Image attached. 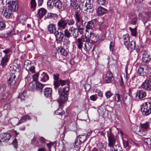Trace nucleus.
Returning a JSON list of instances; mask_svg holds the SVG:
<instances>
[{
  "label": "nucleus",
  "instance_id": "64",
  "mask_svg": "<svg viewBox=\"0 0 151 151\" xmlns=\"http://www.w3.org/2000/svg\"><path fill=\"white\" fill-rule=\"evenodd\" d=\"M98 3L100 5H104L106 2V0H98Z\"/></svg>",
  "mask_w": 151,
  "mask_h": 151
},
{
  "label": "nucleus",
  "instance_id": "46",
  "mask_svg": "<svg viewBox=\"0 0 151 151\" xmlns=\"http://www.w3.org/2000/svg\"><path fill=\"white\" fill-rule=\"evenodd\" d=\"M6 25L4 22H0V31L2 30L5 29Z\"/></svg>",
  "mask_w": 151,
  "mask_h": 151
},
{
  "label": "nucleus",
  "instance_id": "42",
  "mask_svg": "<svg viewBox=\"0 0 151 151\" xmlns=\"http://www.w3.org/2000/svg\"><path fill=\"white\" fill-rule=\"evenodd\" d=\"M27 19V17L26 15H22L19 17V20L21 22H22L23 21H25Z\"/></svg>",
  "mask_w": 151,
  "mask_h": 151
},
{
  "label": "nucleus",
  "instance_id": "59",
  "mask_svg": "<svg viewBox=\"0 0 151 151\" xmlns=\"http://www.w3.org/2000/svg\"><path fill=\"white\" fill-rule=\"evenodd\" d=\"M97 99V97L96 95H93L90 97V99L93 101H96Z\"/></svg>",
  "mask_w": 151,
  "mask_h": 151
},
{
  "label": "nucleus",
  "instance_id": "28",
  "mask_svg": "<svg viewBox=\"0 0 151 151\" xmlns=\"http://www.w3.org/2000/svg\"><path fill=\"white\" fill-rule=\"evenodd\" d=\"M47 11L44 9L42 8L40 9L37 13V15L40 18H41L46 14Z\"/></svg>",
  "mask_w": 151,
  "mask_h": 151
},
{
  "label": "nucleus",
  "instance_id": "29",
  "mask_svg": "<svg viewBox=\"0 0 151 151\" xmlns=\"http://www.w3.org/2000/svg\"><path fill=\"white\" fill-rule=\"evenodd\" d=\"M146 95V92L141 90L138 91L136 94V96H138L139 99L143 98L145 97Z\"/></svg>",
  "mask_w": 151,
  "mask_h": 151
},
{
  "label": "nucleus",
  "instance_id": "3",
  "mask_svg": "<svg viewBox=\"0 0 151 151\" xmlns=\"http://www.w3.org/2000/svg\"><path fill=\"white\" fill-rule=\"evenodd\" d=\"M141 111L142 114L147 116L151 113V103L147 102L143 104L141 108Z\"/></svg>",
  "mask_w": 151,
  "mask_h": 151
},
{
  "label": "nucleus",
  "instance_id": "5",
  "mask_svg": "<svg viewBox=\"0 0 151 151\" xmlns=\"http://www.w3.org/2000/svg\"><path fill=\"white\" fill-rule=\"evenodd\" d=\"M76 20V25L80 29L83 27V20L81 16L78 13L76 12L74 15Z\"/></svg>",
  "mask_w": 151,
  "mask_h": 151
},
{
  "label": "nucleus",
  "instance_id": "10",
  "mask_svg": "<svg viewBox=\"0 0 151 151\" xmlns=\"http://www.w3.org/2000/svg\"><path fill=\"white\" fill-rule=\"evenodd\" d=\"M151 79H147L142 83L141 87L146 90L151 91Z\"/></svg>",
  "mask_w": 151,
  "mask_h": 151
},
{
  "label": "nucleus",
  "instance_id": "7",
  "mask_svg": "<svg viewBox=\"0 0 151 151\" xmlns=\"http://www.w3.org/2000/svg\"><path fill=\"white\" fill-rule=\"evenodd\" d=\"M1 14L6 18L9 19L12 17V12L8 8L3 7Z\"/></svg>",
  "mask_w": 151,
  "mask_h": 151
},
{
  "label": "nucleus",
  "instance_id": "60",
  "mask_svg": "<svg viewBox=\"0 0 151 151\" xmlns=\"http://www.w3.org/2000/svg\"><path fill=\"white\" fill-rule=\"evenodd\" d=\"M99 30L103 31V29H104L103 23L102 22L99 23Z\"/></svg>",
  "mask_w": 151,
  "mask_h": 151
},
{
  "label": "nucleus",
  "instance_id": "15",
  "mask_svg": "<svg viewBox=\"0 0 151 151\" xmlns=\"http://www.w3.org/2000/svg\"><path fill=\"white\" fill-rule=\"evenodd\" d=\"M67 22L66 20L61 19L58 22V26L60 29H64L67 25Z\"/></svg>",
  "mask_w": 151,
  "mask_h": 151
},
{
  "label": "nucleus",
  "instance_id": "35",
  "mask_svg": "<svg viewBox=\"0 0 151 151\" xmlns=\"http://www.w3.org/2000/svg\"><path fill=\"white\" fill-rule=\"evenodd\" d=\"M59 52L62 55L65 56L67 55L68 53L66 50L65 49L61 47L59 48Z\"/></svg>",
  "mask_w": 151,
  "mask_h": 151
},
{
  "label": "nucleus",
  "instance_id": "4",
  "mask_svg": "<svg viewBox=\"0 0 151 151\" xmlns=\"http://www.w3.org/2000/svg\"><path fill=\"white\" fill-rule=\"evenodd\" d=\"M111 131V129H110L109 131L107 132L109 142L108 146L109 147H113L115 145L116 139Z\"/></svg>",
  "mask_w": 151,
  "mask_h": 151
},
{
  "label": "nucleus",
  "instance_id": "58",
  "mask_svg": "<svg viewBox=\"0 0 151 151\" xmlns=\"http://www.w3.org/2000/svg\"><path fill=\"white\" fill-rule=\"evenodd\" d=\"M10 107V106L9 103H7L6 104L4 107V110H9Z\"/></svg>",
  "mask_w": 151,
  "mask_h": 151
},
{
  "label": "nucleus",
  "instance_id": "32",
  "mask_svg": "<svg viewBox=\"0 0 151 151\" xmlns=\"http://www.w3.org/2000/svg\"><path fill=\"white\" fill-rule=\"evenodd\" d=\"M42 78L40 79V81L43 82H45L49 79V76L46 73L43 72L41 74Z\"/></svg>",
  "mask_w": 151,
  "mask_h": 151
},
{
  "label": "nucleus",
  "instance_id": "17",
  "mask_svg": "<svg viewBox=\"0 0 151 151\" xmlns=\"http://www.w3.org/2000/svg\"><path fill=\"white\" fill-rule=\"evenodd\" d=\"M16 76L14 74H12L10 75L8 81V83L9 85L12 86L14 85L16 81Z\"/></svg>",
  "mask_w": 151,
  "mask_h": 151
},
{
  "label": "nucleus",
  "instance_id": "43",
  "mask_svg": "<svg viewBox=\"0 0 151 151\" xmlns=\"http://www.w3.org/2000/svg\"><path fill=\"white\" fill-rule=\"evenodd\" d=\"M142 141L147 144L149 145H151V140L149 138H145L143 137L142 138Z\"/></svg>",
  "mask_w": 151,
  "mask_h": 151
},
{
  "label": "nucleus",
  "instance_id": "50",
  "mask_svg": "<svg viewBox=\"0 0 151 151\" xmlns=\"http://www.w3.org/2000/svg\"><path fill=\"white\" fill-rule=\"evenodd\" d=\"M53 0H48L47 5V7L50 8H52L53 7V4L52 5V2Z\"/></svg>",
  "mask_w": 151,
  "mask_h": 151
},
{
  "label": "nucleus",
  "instance_id": "61",
  "mask_svg": "<svg viewBox=\"0 0 151 151\" xmlns=\"http://www.w3.org/2000/svg\"><path fill=\"white\" fill-rule=\"evenodd\" d=\"M25 97V93L24 92L22 93L19 96V98L21 99L22 100L24 99Z\"/></svg>",
  "mask_w": 151,
  "mask_h": 151
},
{
  "label": "nucleus",
  "instance_id": "36",
  "mask_svg": "<svg viewBox=\"0 0 151 151\" xmlns=\"http://www.w3.org/2000/svg\"><path fill=\"white\" fill-rule=\"evenodd\" d=\"M55 113L56 115H62L64 113V111L61 108H59L57 110L55 111Z\"/></svg>",
  "mask_w": 151,
  "mask_h": 151
},
{
  "label": "nucleus",
  "instance_id": "30",
  "mask_svg": "<svg viewBox=\"0 0 151 151\" xmlns=\"http://www.w3.org/2000/svg\"><path fill=\"white\" fill-rule=\"evenodd\" d=\"M128 47L126 46L127 48L129 50L132 51L135 48V43L134 41H132L130 43L128 44Z\"/></svg>",
  "mask_w": 151,
  "mask_h": 151
},
{
  "label": "nucleus",
  "instance_id": "14",
  "mask_svg": "<svg viewBox=\"0 0 151 151\" xmlns=\"http://www.w3.org/2000/svg\"><path fill=\"white\" fill-rule=\"evenodd\" d=\"M9 60V58L8 55H5L1 58L0 65L4 68L7 65V63Z\"/></svg>",
  "mask_w": 151,
  "mask_h": 151
},
{
  "label": "nucleus",
  "instance_id": "6",
  "mask_svg": "<svg viewBox=\"0 0 151 151\" xmlns=\"http://www.w3.org/2000/svg\"><path fill=\"white\" fill-rule=\"evenodd\" d=\"M24 67L26 69L28 72H30L32 73H35V67L32 65L31 61L28 60H27L24 62Z\"/></svg>",
  "mask_w": 151,
  "mask_h": 151
},
{
  "label": "nucleus",
  "instance_id": "45",
  "mask_svg": "<svg viewBox=\"0 0 151 151\" xmlns=\"http://www.w3.org/2000/svg\"><path fill=\"white\" fill-rule=\"evenodd\" d=\"M86 137L85 135H80L79 136V140L78 141L81 143L83 142L86 140Z\"/></svg>",
  "mask_w": 151,
  "mask_h": 151
},
{
  "label": "nucleus",
  "instance_id": "23",
  "mask_svg": "<svg viewBox=\"0 0 151 151\" xmlns=\"http://www.w3.org/2000/svg\"><path fill=\"white\" fill-rule=\"evenodd\" d=\"M70 35L73 36L74 37H76L78 35V32H77V29L73 27H71L69 29Z\"/></svg>",
  "mask_w": 151,
  "mask_h": 151
},
{
  "label": "nucleus",
  "instance_id": "25",
  "mask_svg": "<svg viewBox=\"0 0 151 151\" xmlns=\"http://www.w3.org/2000/svg\"><path fill=\"white\" fill-rule=\"evenodd\" d=\"M76 2L77 0H70V6L76 9L80 8V5H79Z\"/></svg>",
  "mask_w": 151,
  "mask_h": 151
},
{
  "label": "nucleus",
  "instance_id": "26",
  "mask_svg": "<svg viewBox=\"0 0 151 151\" xmlns=\"http://www.w3.org/2000/svg\"><path fill=\"white\" fill-rule=\"evenodd\" d=\"M123 39L124 45L126 46H128V45L129 42V35L127 34L124 35L123 36Z\"/></svg>",
  "mask_w": 151,
  "mask_h": 151
},
{
  "label": "nucleus",
  "instance_id": "41",
  "mask_svg": "<svg viewBox=\"0 0 151 151\" xmlns=\"http://www.w3.org/2000/svg\"><path fill=\"white\" fill-rule=\"evenodd\" d=\"M113 148H114V151H122V147L120 146L119 145H115V146H114ZM109 151H111V150H109Z\"/></svg>",
  "mask_w": 151,
  "mask_h": 151
},
{
  "label": "nucleus",
  "instance_id": "11",
  "mask_svg": "<svg viewBox=\"0 0 151 151\" xmlns=\"http://www.w3.org/2000/svg\"><path fill=\"white\" fill-rule=\"evenodd\" d=\"M89 37L93 42L99 43L100 42V40L99 37L96 36H95L94 30H91L90 31Z\"/></svg>",
  "mask_w": 151,
  "mask_h": 151
},
{
  "label": "nucleus",
  "instance_id": "21",
  "mask_svg": "<svg viewBox=\"0 0 151 151\" xmlns=\"http://www.w3.org/2000/svg\"><path fill=\"white\" fill-rule=\"evenodd\" d=\"M53 6L55 8L60 9L62 7L63 4L59 0H53Z\"/></svg>",
  "mask_w": 151,
  "mask_h": 151
},
{
  "label": "nucleus",
  "instance_id": "40",
  "mask_svg": "<svg viewBox=\"0 0 151 151\" xmlns=\"http://www.w3.org/2000/svg\"><path fill=\"white\" fill-rule=\"evenodd\" d=\"M31 119L29 116L26 115L22 116L20 119L22 122H24L27 120H30Z\"/></svg>",
  "mask_w": 151,
  "mask_h": 151
},
{
  "label": "nucleus",
  "instance_id": "63",
  "mask_svg": "<svg viewBox=\"0 0 151 151\" xmlns=\"http://www.w3.org/2000/svg\"><path fill=\"white\" fill-rule=\"evenodd\" d=\"M2 2L3 4L8 6V3L10 2L9 0H2Z\"/></svg>",
  "mask_w": 151,
  "mask_h": 151
},
{
  "label": "nucleus",
  "instance_id": "48",
  "mask_svg": "<svg viewBox=\"0 0 151 151\" xmlns=\"http://www.w3.org/2000/svg\"><path fill=\"white\" fill-rule=\"evenodd\" d=\"M30 4L31 5V7L33 9V10L35 9L36 6V4L35 0H30Z\"/></svg>",
  "mask_w": 151,
  "mask_h": 151
},
{
  "label": "nucleus",
  "instance_id": "47",
  "mask_svg": "<svg viewBox=\"0 0 151 151\" xmlns=\"http://www.w3.org/2000/svg\"><path fill=\"white\" fill-rule=\"evenodd\" d=\"M115 99L116 102L117 103L121 102L120 95L118 93L116 94L115 96Z\"/></svg>",
  "mask_w": 151,
  "mask_h": 151
},
{
  "label": "nucleus",
  "instance_id": "49",
  "mask_svg": "<svg viewBox=\"0 0 151 151\" xmlns=\"http://www.w3.org/2000/svg\"><path fill=\"white\" fill-rule=\"evenodd\" d=\"M64 33L65 36L68 37H69L72 36V35H70V33L69 32V30L67 29H65L64 31Z\"/></svg>",
  "mask_w": 151,
  "mask_h": 151
},
{
  "label": "nucleus",
  "instance_id": "34",
  "mask_svg": "<svg viewBox=\"0 0 151 151\" xmlns=\"http://www.w3.org/2000/svg\"><path fill=\"white\" fill-rule=\"evenodd\" d=\"M150 124V122L148 121H147L143 124H141V127L146 130L149 128Z\"/></svg>",
  "mask_w": 151,
  "mask_h": 151
},
{
  "label": "nucleus",
  "instance_id": "12",
  "mask_svg": "<svg viewBox=\"0 0 151 151\" xmlns=\"http://www.w3.org/2000/svg\"><path fill=\"white\" fill-rule=\"evenodd\" d=\"M11 135L9 133H2L0 135L1 140L3 142H7L9 140Z\"/></svg>",
  "mask_w": 151,
  "mask_h": 151
},
{
  "label": "nucleus",
  "instance_id": "54",
  "mask_svg": "<svg viewBox=\"0 0 151 151\" xmlns=\"http://www.w3.org/2000/svg\"><path fill=\"white\" fill-rule=\"evenodd\" d=\"M105 94L107 99L109 98L113 95V94L110 91H106L105 93Z\"/></svg>",
  "mask_w": 151,
  "mask_h": 151
},
{
  "label": "nucleus",
  "instance_id": "57",
  "mask_svg": "<svg viewBox=\"0 0 151 151\" xmlns=\"http://www.w3.org/2000/svg\"><path fill=\"white\" fill-rule=\"evenodd\" d=\"M53 85L55 89H56L58 87H59L60 84L59 83V81H55L54 82Z\"/></svg>",
  "mask_w": 151,
  "mask_h": 151
},
{
  "label": "nucleus",
  "instance_id": "2",
  "mask_svg": "<svg viewBox=\"0 0 151 151\" xmlns=\"http://www.w3.org/2000/svg\"><path fill=\"white\" fill-rule=\"evenodd\" d=\"M69 90L68 85L64 87H60L58 89V93L60 95V105L67 100V93Z\"/></svg>",
  "mask_w": 151,
  "mask_h": 151
},
{
  "label": "nucleus",
  "instance_id": "1",
  "mask_svg": "<svg viewBox=\"0 0 151 151\" xmlns=\"http://www.w3.org/2000/svg\"><path fill=\"white\" fill-rule=\"evenodd\" d=\"M80 2L82 4L80 5V9L84 13H87L91 12L93 7V5L91 4L90 0H80Z\"/></svg>",
  "mask_w": 151,
  "mask_h": 151
},
{
  "label": "nucleus",
  "instance_id": "19",
  "mask_svg": "<svg viewBox=\"0 0 151 151\" xmlns=\"http://www.w3.org/2000/svg\"><path fill=\"white\" fill-rule=\"evenodd\" d=\"M113 76L111 71L108 72L106 74L105 80L106 83L110 82L113 80Z\"/></svg>",
  "mask_w": 151,
  "mask_h": 151
},
{
  "label": "nucleus",
  "instance_id": "24",
  "mask_svg": "<svg viewBox=\"0 0 151 151\" xmlns=\"http://www.w3.org/2000/svg\"><path fill=\"white\" fill-rule=\"evenodd\" d=\"M142 59L143 61L145 63H147L150 60V56L147 52H145L143 54Z\"/></svg>",
  "mask_w": 151,
  "mask_h": 151
},
{
  "label": "nucleus",
  "instance_id": "56",
  "mask_svg": "<svg viewBox=\"0 0 151 151\" xmlns=\"http://www.w3.org/2000/svg\"><path fill=\"white\" fill-rule=\"evenodd\" d=\"M81 143V142L78 141V139H76L75 142L74 147L76 148H78Z\"/></svg>",
  "mask_w": 151,
  "mask_h": 151
},
{
  "label": "nucleus",
  "instance_id": "62",
  "mask_svg": "<svg viewBox=\"0 0 151 151\" xmlns=\"http://www.w3.org/2000/svg\"><path fill=\"white\" fill-rule=\"evenodd\" d=\"M12 144L14 145V147L17 148V141L15 139L12 142Z\"/></svg>",
  "mask_w": 151,
  "mask_h": 151
},
{
  "label": "nucleus",
  "instance_id": "52",
  "mask_svg": "<svg viewBox=\"0 0 151 151\" xmlns=\"http://www.w3.org/2000/svg\"><path fill=\"white\" fill-rule=\"evenodd\" d=\"M131 100V99H130L129 98H127L124 101V103L127 106L130 104L132 101Z\"/></svg>",
  "mask_w": 151,
  "mask_h": 151
},
{
  "label": "nucleus",
  "instance_id": "16",
  "mask_svg": "<svg viewBox=\"0 0 151 151\" xmlns=\"http://www.w3.org/2000/svg\"><path fill=\"white\" fill-rule=\"evenodd\" d=\"M147 65H142L139 68L137 71L138 75L139 76H143L144 75V73L146 72V70L147 68Z\"/></svg>",
  "mask_w": 151,
  "mask_h": 151
},
{
  "label": "nucleus",
  "instance_id": "8",
  "mask_svg": "<svg viewBox=\"0 0 151 151\" xmlns=\"http://www.w3.org/2000/svg\"><path fill=\"white\" fill-rule=\"evenodd\" d=\"M95 23L96 20L95 19H93L88 22L87 25L86 26V35H87L89 32L90 33L91 31L93 30L92 29L94 27V24Z\"/></svg>",
  "mask_w": 151,
  "mask_h": 151
},
{
  "label": "nucleus",
  "instance_id": "38",
  "mask_svg": "<svg viewBox=\"0 0 151 151\" xmlns=\"http://www.w3.org/2000/svg\"><path fill=\"white\" fill-rule=\"evenodd\" d=\"M44 86V85L40 82H37L36 84V89L37 90H42Z\"/></svg>",
  "mask_w": 151,
  "mask_h": 151
},
{
  "label": "nucleus",
  "instance_id": "39",
  "mask_svg": "<svg viewBox=\"0 0 151 151\" xmlns=\"http://www.w3.org/2000/svg\"><path fill=\"white\" fill-rule=\"evenodd\" d=\"M129 29L131 32L132 35L133 36H136L137 35L136 27L134 29H132L131 27H129Z\"/></svg>",
  "mask_w": 151,
  "mask_h": 151
},
{
  "label": "nucleus",
  "instance_id": "31",
  "mask_svg": "<svg viewBox=\"0 0 151 151\" xmlns=\"http://www.w3.org/2000/svg\"><path fill=\"white\" fill-rule=\"evenodd\" d=\"M92 44L90 42H86L84 45V49L86 51H89L91 49Z\"/></svg>",
  "mask_w": 151,
  "mask_h": 151
},
{
  "label": "nucleus",
  "instance_id": "20",
  "mask_svg": "<svg viewBox=\"0 0 151 151\" xmlns=\"http://www.w3.org/2000/svg\"><path fill=\"white\" fill-rule=\"evenodd\" d=\"M52 90L51 88H47L44 90V94L45 97H50L52 94Z\"/></svg>",
  "mask_w": 151,
  "mask_h": 151
},
{
  "label": "nucleus",
  "instance_id": "22",
  "mask_svg": "<svg viewBox=\"0 0 151 151\" xmlns=\"http://www.w3.org/2000/svg\"><path fill=\"white\" fill-rule=\"evenodd\" d=\"M134 132L136 133L139 136H143L145 135L146 133V130L142 127L139 128L137 130L134 131Z\"/></svg>",
  "mask_w": 151,
  "mask_h": 151
},
{
  "label": "nucleus",
  "instance_id": "37",
  "mask_svg": "<svg viewBox=\"0 0 151 151\" xmlns=\"http://www.w3.org/2000/svg\"><path fill=\"white\" fill-rule=\"evenodd\" d=\"M6 37H11L12 36L15 35L16 34L15 30L13 29L10 31L6 33Z\"/></svg>",
  "mask_w": 151,
  "mask_h": 151
},
{
  "label": "nucleus",
  "instance_id": "27",
  "mask_svg": "<svg viewBox=\"0 0 151 151\" xmlns=\"http://www.w3.org/2000/svg\"><path fill=\"white\" fill-rule=\"evenodd\" d=\"M48 31L50 33H55L56 31L55 28V25L53 24H51L48 26Z\"/></svg>",
  "mask_w": 151,
  "mask_h": 151
},
{
  "label": "nucleus",
  "instance_id": "18",
  "mask_svg": "<svg viewBox=\"0 0 151 151\" xmlns=\"http://www.w3.org/2000/svg\"><path fill=\"white\" fill-rule=\"evenodd\" d=\"M107 12V9L101 6H99L96 10L97 14L99 15H103L105 14Z\"/></svg>",
  "mask_w": 151,
  "mask_h": 151
},
{
  "label": "nucleus",
  "instance_id": "51",
  "mask_svg": "<svg viewBox=\"0 0 151 151\" xmlns=\"http://www.w3.org/2000/svg\"><path fill=\"white\" fill-rule=\"evenodd\" d=\"M137 16H135L130 21L131 24L134 25L137 22Z\"/></svg>",
  "mask_w": 151,
  "mask_h": 151
},
{
  "label": "nucleus",
  "instance_id": "55",
  "mask_svg": "<svg viewBox=\"0 0 151 151\" xmlns=\"http://www.w3.org/2000/svg\"><path fill=\"white\" fill-rule=\"evenodd\" d=\"M123 144L125 147H128V148H129L131 146L129 144V140L125 141L123 142Z\"/></svg>",
  "mask_w": 151,
  "mask_h": 151
},
{
  "label": "nucleus",
  "instance_id": "9",
  "mask_svg": "<svg viewBox=\"0 0 151 151\" xmlns=\"http://www.w3.org/2000/svg\"><path fill=\"white\" fill-rule=\"evenodd\" d=\"M8 7L12 12H15L18 7L17 2L16 1H10L8 3Z\"/></svg>",
  "mask_w": 151,
  "mask_h": 151
},
{
  "label": "nucleus",
  "instance_id": "13",
  "mask_svg": "<svg viewBox=\"0 0 151 151\" xmlns=\"http://www.w3.org/2000/svg\"><path fill=\"white\" fill-rule=\"evenodd\" d=\"M54 34L56 37V40L57 42L61 41L63 38L64 34L62 32H59L58 30L55 32Z\"/></svg>",
  "mask_w": 151,
  "mask_h": 151
},
{
  "label": "nucleus",
  "instance_id": "33",
  "mask_svg": "<svg viewBox=\"0 0 151 151\" xmlns=\"http://www.w3.org/2000/svg\"><path fill=\"white\" fill-rule=\"evenodd\" d=\"M83 40L82 39L78 38L76 42L78 48L81 50L83 47Z\"/></svg>",
  "mask_w": 151,
  "mask_h": 151
},
{
  "label": "nucleus",
  "instance_id": "53",
  "mask_svg": "<svg viewBox=\"0 0 151 151\" xmlns=\"http://www.w3.org/2000/svg\"><path fill=\"white\" fill-rule=\"evenodd\" d=\"M59 83L60 84V85L62 86L66 85L67 83V85H68V82L66 80H60L59 81Z\"/></svg>",
  "mask_w": 151,
  "mask_h": 151
},
{
  "label": "nucleus",
  "instance_id": "44",
  "mask_svg": "<svg viewBox=\"0 0 151 151\" xmlns=\"http://www.w3.org/2000/svg\"><path fill=\"white\" fill-rule=\"evenodd\" d=\"M67 24L69 26L72 25L74 24L75 21L73 19L71 18L67 20Z\"/></svg>",
  "mask_w": 151,
  "mask_h": 151
}]
</instances>
